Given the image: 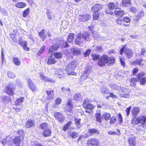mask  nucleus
<instances>
[{
    "instance_id": "obj_46",
    "label": "nucleus",
    "mask_w": 146,
    "mask_h": 146,
    "mask_svg": "<svg viewBox=\"0 0 146 146\" xmlns=\"http://www.w3.org/2000/svg\"><path fill=\"white\" fill-rule=\"evenodd\" d=\"M55 74L58 76H61L63 74L62 70L59 68H57L55 69Z\"/></svg>"
},
{
    "instance_id": "obj_52",
    "label": "nucleus",
    "mask_w": 146,
    "mask_h": 146,
    "mask_svg": "<svg viewBox=\"0 0 146 146\" xmlns=\"http://www.w3.org/2000/svg\"><path fill=\"white\" fill-rule=\"evenodd\" d=\"M55 57L56 58H62V54L61 52H57L54 53Z\"/></svg>"
},
{
    "instance_id": "obj_50",
    "label": "nucleus",
    "mask_w": 146,
    "mask_h": 146,
    "mask_svg": "<svg viewBox=\"0 0 146 146\" xmlns=\"http://www.w3.org/2000/svg\"><path fill=\"white\" fill-rule=\"evenodd\" d=\"M80 118H75V122L77 126L79 127L81 126L80 124Z\"/></svg>"
},
{
    "instance_id": "obj_64",
    "label": "nucleus",
    "mask_w": 146,
    "mask_h": 146,
    "mask_svg": "<svg viewBox=\"0 0 146 146\" xmlns=\"http://www.w3.org/2000/svg\"><path fill=\"white\" fill-rule=\"evenodd\" d=\"M91 52V50L90 49H89L87 50L86 52L84 53V56L85 57H87L88 56L89 54H90V52Z\"/></svg>"
},
{
    "instance_id": "obj_26",
    "label": "nucleus",
    "mask_w": 146,
    "mask_h": 146,
    "mask_svg": "<svg viewBox=\"0 0 146 146\" xmlns=\"http://www.w3.org/2000/svg\"><path fill=\"white\" fill-rule=\"evenodd\" d=\"M137 81V79L135 78L131 77L129 80L130 85L132 86H135L136 85Z\"/></svg>"
},
{
    "instance_id": "obj_29",
    "label": "nucleus",
    "mask_w": 146,
    "mask_h": 146,
    "mask_svg": "<svg viewBox=\"0 0 146 146\" xmlns=\"http://www.w3.org/2000/svg\"><path fill=\"white\" fill-rule=\"evenodd\" d=\"M13 61L14 64L16 66H19L21 65V61L20 59L17 57L13 58Z\"/></svg>"
},
{
    "instance_id": "obj_49",
    "label": "nucleus",
    "mask_w": 146,
    "mask_h": 146,
    "mask_svg": "<svg viewBox=\"0 0 146 146\" xmlns=\"http://www.w3.org/2000/svg\"><path fill=\"white\" fill-rule=\"evenodd\" d=\"M2 99L4 103H7L10 101V99L7 96H4L2 97Z\"/></svg>"
},
{
    "instance_id": "obj_36",
    "label": "nucleus",
    "mask_w": 146,
    "mask_h": 146,
    "mask_svg": "<svg viewBox=\"0 0 146 146\" xmlns=\"http://www.w3.org/2000/svg\"><path fill=\"white\" fill-rule=\"evenodd\" d=\"M26 6V4L25 3L22 2H18L16 5V7L20 8H22Z\"/></svg>"
},
{
    "instance_id": "obj_55",
    "label": "nucleus",
    "mask_w": 146,
    "mask_h": 146,
    "mask_svg": "<svg viewBox=\"0 0 146 146\" xmlns=\"http://www.w3.org/2000/svg\"><path fill=\"white\" fill-rule=\"evenodd\" d=\"M7 75L9 78H13L15 76V74L11 72H8Z\"/></svg>"
},
{
    "instance_id": "obj_4",
    "label": "nucleus",
    "mask_w": 146,
    "mask_h": 146,
    "mask_svg": "<svg viewBox=\"0 0 146 146\" xmlns=\"http://www.w3.org/2000/svg\"><path fill=\"white\" fill-rule=\"evenodd\" d=\"M90 38V35L87 32H85L84 34L78 33L77 35V38L76 39L75 43L76 44L80 45L84 40H88Z\"/></svg>"
},
{
    "instance_id": "obj_19",
    "label": "nucleus",
    "mask_w": 146,
    "mask_h": 146,
    "mask_svg": "<svg viewBox=\"0 0 146 146\" xmlns=\"http://www.w3.org/2000/svg\"><path fill=\"white\" fill-rule=\"evenodd\" d=\"M40 75L41 79L47 82H50L54 83V81L52 79L46 77L42 72L40 73Z\"/></svg>"
},
{
    "instance_id": "obj_45",
    "label": "nucleus",
    "mask_w": 146,
    "mask_h": 146,
    "mask_svg": "<svg viewBox=\"0 0 146 146\" xmlns=\"http://www.w3.org/2000/svg\"><path fill=\"white\" fill-rule=\"evenodd\" d=\"M100 8V7L99 5H96L94 6L93 8H92V9L94 12V13H96L98 12Z\"/></svg>"
},
{
    "instance_id": "obj_11",
    "label": "nucleus",
    "mask_w": 146,
    "mask_h": 146,
    "mask_svg": "<svg viewBox=\"0 0 146 146\" xmlns=\"http://www.w3.org/2000/svg\"><path fill=\"white\" fill-rule=\"evenodd\" d=\"M121 92L120 94V96L121 97H124L126 98H129L130 96V90L126 88H121Z\"/></svg>"
},
{
    "instance_id": "obj_5",
    "label": "nucleus",
    "mask_w": 146,
    "mask_h": 146,
    "mask_svg": "<svg viewBox=\"0 0 146 146\" xmlns=\"http://www.w3.org/2000/svg\"><path fill=\"white\" fill-rule=\"evenodd\" d=\"M130 21V18L127 16L124 17L122 19L118 17L116 19V23L118 25L121 26L123 25L126 27L129 26Z\"/></svg>"
},
{
    "instance_id": "obj_3",
    "label": "nucleus",
    "mask_w": 146,
    "mask_h": 146,
    "mask_svg": "<svg viewBox=\"0 0 146 146\" xmlns=\"http://www.w3.org/2000/svg\"><path fill=\"white\" fill-rule=\"evenodd\" d=\"M126 44L124 45L119 50V54L122 55L124 52V54L126 58L129 59L131 58L133 56V51L131 49L126 47Z\"/></svg>"
},
{
    "instance_id": "obj_62",
    "label": "nucleus",
    "mask_w": 146,
    "mask_h": 146,
    "mask_svg": "<svg viewBox=\"0 0 146 146\" xmlns=\"http://www.w3.org/2000/svg\"><path fill=\"white\" fill-rule=\"evenodd\" d=\"M24 131L23 129H21V130H19L18 131V134L19 135H21V137H22V138H23V134L24 133Z\"/></svg>"
},
{
    "instance_id": "obj_42",
    "label": "nucleus",
    "mask_w": 146,
    "mask_h": 146,
    "mask_svg": "<svg viewBox=\"0 0 146 146\" xmlns=\"http://www.w3.org/2000/svg\"><path fill=\"white\" fill-rule=\"evenodd\" d=\"M71 51L74 54L78 55L80 54V51L79 49L73 48Z\"/></svg>"
},
{
    "instance_id": "obj_17",
    "label": "nucleus",
    "mask_w": 146,
    "mask_h": 146,
    "mask_svg": "<svg viewBox=\"0 0 146 146\" xmlns=\"http://www.w3.org/2000/svg\"><path fill=\"white\" fill-rule=\"evenodd\" d=\"M91 68L89 66H86L85 68V71L83 73L80 78L81 79L85 80L88 76L91 71Z\"/></svg>"
},
{
    "instance_id": "obj_41",
    "label": "nucleus",
    "mask_w": 146,
    "mask_h": 146,
    "mask_svg": "<svg viewBox=\"0 0 146 146\" xmlns=\"http://www.w3.org/2000/svg\"><path fill=\"white\" fill-rule=\"evenodd\" d=\"M24 100L23 98H21L17 100L15 102V105L16 106H19L21 105Z\"/></svg>"
},
{
    "instance_id": "obj_9",
    "label": "nucleus",
    "mask_w": 146,
    "mask_h": 146,
    "mask_svg": "<svg viewBox=\"0 0 146 146\" xmlns=\"http://www.w3.org/2000/svg\"><path fill=\"white\" fill-rule=\"evenodd\" d=\"M145 73L143 72H142L138 73L137 75V79L138 80H140L139 82L141 85H144L146 82V77H143L142 78L141 77L145 76Z\"/></svg>"
},
{
    "instance_id": "obj_38",
    "label": "nucleus",
    "mask_w": 146,
    "mask_h": 146,
    "mask_svg": "<svg viewBox=\"0 0 146 146\" xmlns=\"http://www.w3.org/2000/svg\"><path fill=\"white\" fill-rule=\"evenodd\" d=\"M96 121L98 122H100V110H98L96 114Z\"/></svg>"
},
{
    "instance_id": "obj_60",
    "label": "nucleus",
    "mask_w": 146,
    "mask_h": 146,
    "mask_svg": "<svg viewBox=\"0 0 146 146\" xmlns=\"http://www.w3.org/2000/svg\"><path fill=\"white\" fill-rule=\"evenodd\" d=\"M131 108V106H130L127 108L125 110V111L126 113V115L127 116H128L130 113V112Z\"/></svg>"
},
{
    "instance_id": "obj_56",
    "label": "nucleus",
    "mask_w": 146,
    "mask_h": 146,
    "mask_svg": "<svg viewBox=\"0 0 146 146\" xmlns=\"http://www.w3.org/2000/svg\"><path fill=\"white\" fill-rule=\"evenodd\" d=\"M121 64L123 67H125V64L124 61V59L122 58L121 57L119 59Z\"/></svg>"
},
{
    "instance_id": "obj_59",
    "label": "nucleus",
    "mask_w": 146,
    "mask_h": 146,
    "mask_svg": "<svg viewBox=\"0 0 146 146\" xmlns=\"http://www.w3.org/2000/svg\"><path fill=\"white\" fill-rule=\"evenodd\" d=\"M138 70L137 67L134 68L132 71V73L133 75H135L138 72Z\"/></svg>"
},
{
    "instance_id": "obj_53",
    "label": "nucleus",
    "mask_w": 146,
    "mask_h": 146,
    "mask_svg": "<svg viewBox=\"0 0 146 146\" xmlns=\"http://www.w3.org/2000/svg\"><path fill=\"white\" fill-rule=\"evenodd\" d=\"M93 59L94 60H98L99 58V55L96 54H92Z\"/></svg>"
},
{
    "instance_id": "obj_51",
    "label": "nucleus",
    "mask_w": 146,
    "mask_h": 146,
    "mask_svg": "<svg viewBox=\"0 0 146 146\" xmlns=\"http://www.w3.org/2000/svg\"><path fill=\"white\" fill-rule=\"evenodd\" d=\"M61 90L63 92L66 93H68L70 91V88H65L64 87H62Z\"/></svg>"
},
{
    "instance_id": "obj_6",
    "label": "nucleus",
    "mask_w": 146,
    "mask_h": 146,
    "mask_svg": "<svg viewBox=\"0 0 146 146\" xmlns=\"http://www.w3.org/2000/svg\"><path fill=\"white\" fill-rule=\"evenodd\" d=\"M77 65V62L76 61L71 62L68 64L66 69L68 74L72 75L75 74V72L74 71Z\"/></svg>"
},
{
    "instance_id": "obj_14",
    "label": "nucleus",
    "mask_w": 146,
    "mask_h": 146,
    "mask_svg": "<svg viewBox=\"0 0 146 146\" xmlns=\"http://www.w3.org/2000/svg\"><path fill=\"white\" fill-rule=\"evenodd\" d=\"M100 141L95 138H92L87 141L88 146H99Z\"/></svg>"
},
{
    "instance_id": "obj_1",
    "label": "nucleus",
    "mask_w": 146,
    "mask_h": 146,
    "mask_svg": "<svg viewBox=\"0 0 146 146\" xmlns=\"http://www.w3.org/2000/svg\"><path fill=\"white\" fill-rule=\"evenodd\" d=\"M131 124L134 125L141 124L137 126L136 129L138 131H144L146 127V115H141L131 119Z\"/></svg>"
},
{
    "instance_id": "obj_10",
    "label": "nucleus",
    "mask_w": 146,
    "mask_h": 146,
    "mask_svg": "<svg viewBox=\"0 0 146 146\" xmlns=\"http://www.w3.org/2000/svg\"><path fill=\"white\" fill-rule=\"evenodd\" d=\"M83 107L85 108L86 110L85 111L86 113H89L94 108V106L90 104H87L86 100H84L83 104Z\"/></svg>"
},
{
    "instance_id": "obj_35",
    "label": "nucleus",
    "mask_w": 146,
    "mask_h": 146,
    "mask_svg": "<svg viewBox=\"0 0 146 146\" xmlns=\"http://www.w3.org/2000/svg\"><path fill=\"white\" fill-rule=\"evenodd\" d=\"M118 118H117V123L119 124H121L123 122V118L120 113H119L117 115Z\"/></svg>"
},
{
    "instance_id": "obj_44",
    "label": "nucleus",
    "mask_w": 146,
    "mask_h": 146,
    "mask_svg": "<svg viewBox=\"0 0 146 146\" xmlns=\"http://www.w3.org/2000/svg\"><path fill=\"white\" fill-rule=\"evenodd\" d=\"M110 123L111 124H113L117 121V118L114 116H112L110 118Z\"/></svg>"
},
{
    "instance_id": "obj_32",
    "label": "nucleus",
    "mask_w": 146,
    "mask_h": 146,
    "mask_svg": "<svg viewBox=\"0 0 146 146\" xmlns=\"http://www.w3.org/2000/svg\"><path fill=\"white\" fill-rule=\"evenodd\" d=\"M39 35L43 41H44L46 38V35L44 29L42 30L39 33Z\"/></svg>"
},
{
    "instance_id": "obj_25",
    "label": "nucleus",
    "mask_w": 146,
    "mask_h": 146,
    "mask_svg": "<svg viewBox=\"0 0 146 146\" xmlns=\"http://www.w3.org/2000/svg\"><path fill=\"white\" fill-rule=\"evenodd\" d=\"M58 45L56 44H54L51 46L49 49L48 53L52 55L53 51L57 50L58 48Z\"/></svg>"
},
{
    "instance_id": "obj_16",
    "label": "nucleus",
    "mask_w": 146,
    "mask_h": 146,
    "mask_svg": "<svg viewBox=\"0 0 146 146\" xmlns=\"http://www.w3.org/2000/svg\"><path fill=\"white\" fill-rule=\"evenodd\" d=\"M29 88L33 91L36 92L37 90V88L36 86L33 82L31 80L30 78L27 79Z\"/></svg>"
},
{
    "instance_id": "obj_58",
    "label": "nucleus",
    "mask_w": 146,
    "mask_h": 146,
    "mask_svg": "<svg viewBox=\"0 0 146 146\" xmlns=\"http://www.w3.org/2000/svg\"><path fill=\"white\" fill-rule=\"evenodd\" d=\"M94 19L97 20L99 17V15L98 12L94 13L93 15Z\"/></svg>"
},
{
    "instance_id": "obj_21",
    "label": "nucleus",
    "mask_w": 146,
    "mask_h": 146,
    "mask_svg": "<svg viewBox=\"0 0 146 146\" xmlns=\"http://www.w3.org/2000/svg\"><path fill=\"white\" fill-rule=\"evenodd\" d=\"M114 15L117 17H122L125 14V11L123 10H116L114 12Z\"/></svg>"
},
{
    "instance_id": "obj_23",
    "label": "nucleus",
    "mask_w": 146,
    "mask_h": 146,
    "mask_svg": "<svg viewBox=\"0 0 146 146\" xmlns=\"http://www.w3.org/2000/svg\"><path fill=\"white\" fill-rule=\"evenodd\" d=\"M102 119L106 121L109 120L111 117L110 114L107 112L104 113L101 116Z\"/></svg>"
},
{
    "instance_id": "obj_22",
    "label": "nucleus",
    "mask_w": 146,
    "mask_h": 146,
    "mask_svg": "<svg viewBox=\"0 0 146 146\" xmlns=\"http://www.w3.org/2000/svg\"><path fill=\"white\" fill-rule=\"evenodd\" d=\"M121 4L124 7H128L131 5V0H122Z\"/></svg>"
},
{
    "instance_id": "obj_39",
    "label": "nucleus",
    "mask_w": 146,
    "mask_h": 146,
    "mask_svg": "<svg viewBox=\"0 0 146 146\" xmlns=\"http://www.w3.org/2000/svg\"><path fill=\"white\" fill-rule=\"evenodd\" d=\"M82 98L81 95L79 93H77L74 95L73 99L78 101L81 100Z\"/></svg>"
},
{
    "instance_id": "obj_37",
    "label": "nucleus",
    "mask_w": 146,
    "mask_h": 146,
    "mask_svg": "<svg viewBox=\"0 0 146 146\" xmlns=\"http://www.w3.org/2000/svg\"><path fill=\"white\" fill-rule=\"evenodd\" d=\"M56 62L55 59L52 57H50L47 62V63L49 65L54 64Z\"/></svg>"
},
{
    "instance_id": "obj_43",
    "label": "nucleus",
    "mask_w": 146,
    "mask_h": 146,
    "mask_svg": "<svg viewBox=\"0 0 146 146\" xmlns=\"http://www.w3.org/2000/svg\"><path fill=\"white\" fill-rule=\"evenodd\" d=\"M72 122L71 121H69L64 126L63 128V130L64 131H66V130L68 129L70 127V126Z\"/></svg>"
},
{
    "instance_id": "obj_7",
    "label": "nucleus",
    "mask_w": 146,
    "mask_h": 146,
    "mask_svg": "<svg viewBox=\"0 0 146 146\" xmlns=\"http://www.w3.org/2000/svg\"><path fill=\"white\" fill-rule=\"evenodd\" d=\"M108 9H106L105 10V12L107 14H111L113 13V12L111 10H113L115 9H120L119 7L117 6L115 7V5L114 3L110 2L107 5Z\"/></svg>"
},
{
    "instance_id": "obj_61",
    "label": "nucleus",
    "mask_w": 146,
    "mask_h": 146,
    "mask_svg": "<svg viewBox=\"0 0 146 146\" xmlns=\"http://www.w3.org/2000/svg\"><path fill=\"white\" fill-rule=\"evenodd\" d=\"M61 102V99L59 98H58L55 100V103L57 105H58L60 104Z\"/></svg>"
},
{
    "instance_id": "obj_2",
    "label": "nucleus",
    "mask_w": 146,
    "mask_h": 146,
    "mask_svg": "<svg viewBox=\"0 0 146 146\" xmlns=\"http://www.w3.org/2000/svg\"><path fill=\"white\" fill-rule=\"evenodd\" d=\"M115 62V58L113 56L109 57L106 54H103L101 56V66H105L106 64L108 66H111L114 64Z\"/></svg>"
},
{
    "instance_id": "obj_33",
    "label": "nucleus",
    "mask_w": 146,
    "mask_h": 146,
    "mask_svg": "<svg viewBox=\"0 0 146 146\" xmlns=\"http://www.w3.org/2000/svg\"><path fill=\"white\" fill-rule=\"evenodd\" d=\"M72 106L71 102L70 100H68L67 103V105L66 108V109L68 111L70 112L72 109Z\"/></svg>"
},
{
    "instance_id": "obj_63",
    "label": "nucleus",
    "mask_w": 146,
    "mask_h": 146,
    "mask_svg": "<svg viewBox=\"0 0 146 146\" xmlns=\"http://www.w3.org/2000/svg\"><path fill=\"white\" fill-rule=\"evenodd\" d=\"M130 11L131 12L135 13L137 11V9L133 7H131L130 8Z\"/></svg>"
},
{
    "instance_id": "obj_27",
    "label": "nucleus",
    "mask_w": 146,
    "mask_h": 146,
    "mask_svg": "<svg viewBox=\"0 0 146 146\" xmlns=\"http://www.w3.org/2000/svg\"><path fill=\"white\" fill-rule=\"evenodd\" d=\"M78 135V133L75 131H71L68 133V135L70 137L73 139H75L77 138Z\"/></svg>"
},
{
    "instance_id": "obj_12",
    "label": "nucleus",
    "mask_w": 146,
    "mask_h": 146,
    "mask_svg": "<svg viewBox=\"0 0 146 146\" xmlns=\"http://www.w3.org/2000/svg\"><path fill=\"white\" fill-rule=\"evenodd\" d=\"M146 64V61L142 58L137 59L131 62V65H138L139 66H144Z\"/></svg>"
},
{
    "instance_id": "obj_30",
    "label": "nucleus",
    "mask_w": 146,
    "mask_h": 146,
    "mask_svg": "<svg viewBox=\"0 0 146 146\" xmlns=\"http://www.w3.org/2000/svg\"><path fill=\"white\" fill-rule=\"evenodd\" d=\"M35 125V121L33 120H29L26 124V127L29 128L30 127L34 126Z\"/></svg>"
},
{
    "instance_id": "obj_47",
    "label": "nucleus",
    "mask_w": 146,
    "mask_h": 146,
    "mask_svg": "<svg viewBox=\"0 0 146 146\" xmlns=\"http://www.w3.org/2000/svg\"><path fill=\"white\" fill-rule=\"evenodd\" d=\"M88 132L91 135H93V134L95 133H98L99 132L98 131L95 129H90L88 130Z\"/></svg>"
},
{
    "instance_id": "obj_15",
    "label": "nucleus",
    "mask_w": 146,
    "mask_h": 146,
    "mask_svg": "<svg viewBox=\"0 0 146 146\" xmlns=\"http://www.w3.org/2000/svg\"><path fill=\"white\" fill-rule=\"evenodd\" d=\"M131 136L129 137L127 140L129 146H135L136 145V137L131 135Z\"/></svg>"
},
{
    "instance_id": "obj_54",
    "label": "nucleus",
    "mask_w": 146,
    "mask_h": 146,
    "mask_svg": "<svg viewBox=\"0 0 146 146\" xmlns=\"http://www.w3.org/2000/svg\"><path fill=\"white\" fill-rule=\"evenodd\" d=\"M45 47V46L44 45H43L41 47L40 50L38 51V52L37 53V54L40 56V54H41L43 52Z\"/></svg>"
},
{
    "instance_id": "obj_48",
    "label": "nucleus",
    "mask_w": 146,
    "mask_h": 146,
    "mask_svg": "<svg viewBox=\"0 0 146 146\" xmlns=\"http://www.w3.org/2000/svg\"><path fill=\"white\" fill-rule=\"evenodd\" d=\"M30 12V9L29 8L27 9L26 10L24 11L23 12V16L24 17H26L28 16Z\"/></svg>"
},
{
    "instance_id": "obj_40",
    "label": "nucleus",
    "mask_w": 146,
    "mask_h": 146,
    "mask_svg": "<svg viewBox=\"0 0 146 146\" xmlns=\"http://www.w3.org/2000/svg\"><path fill=\"white\" fill-rule=\"evenodd\" d=\"M49 126L47 123H43L40 124V128L43 130H45L48 128Z\"/></svg>"
},
{
    "instance_id": "obj_34",
    "label": "nucleus",
    "mask_w": 146,
    "mask_h": 146,
    "mask_svg": "<svg viewBox=\"0 0 146 146\" xmlns=\"http://www.w3.org/2000/svg\"><path fill=\"white\" fill-rule=\"evenodd\" d=\"M13 143L15 144H19L21 142V136L16 137L13 139Z\"/></svg>"
},
{
    "instance_id": "obj_28",
    "label": "nucleus",
    "mask_w": 146,
    "mask_h": 146,
    "mask_svg": "<svg viewBox=\"0 0 146 146\" xmlns=\"http://www.w3.org/2000/svg\"><path fill=\"white\" fill-rule=\"evenodd\" d=\"M144 13L143 11H141L136 16V18L135 19V20L136 21H137L141 18L144 17Z\"/></svg>"
},
{
    "instance_id": "obj_18",
    "label": "nucleus",
    "mask_w": 146,
    "mask_h": 146,
    "mask_svg": "<svg viewBox=\"0 0 146 146\" xmlns=\"http://www.w3.org/2000/svg\"><path fill=\"white\" fill-rule=\"evenodd\" d=\"M54 116L59 122H62L64 121V117L61 113L56 112L54 113Z\"/></svg>"
},
{
    "instance_id": "obj_31",
    "label": "nucleus",
    "mask_w": 146,
    "mask_h": 146,
    "mask_svg": "<svg viewBox=\"0 0 146 146\" xmlns=\"http://www.w3.org/2000/svg\"><path fill=\"white\" fill-rule=\"evenodd\" d=\"M75 37V35L73 33H70L68 36L67 38V39L68 42L69 43L71 42L73 40Z\"/></svg>"
},
{
    "instance_id": "obj_20",
    "label": "nucleus",
    "mask_w": 146,
    "mask_h": 146,
    "mask_svg": "<svg viewBox=\"0 0 146 146\" xmlns=\"http://www.w3.org/2000/svg\"><path fill=\"white\" fill-rule=\"evenodd\" d=\"M90 17V15L89 14H86L82 15H79V18L80 21L85 22L88 20Z\"/></svg>"
},
{
    "instance_id": "obj_8",
    "label": "nucleus",
    "mask_w": 146,
    "mask_h": 146,
    "mask_svg": "<svg viewBox=\"0 0 146 146\" xmlns=\"http://www.w3.org/2000/svg\"><path fill=\"white\" fill-rule=\"evenodd\" d=\"M14 85L12 84H9L5 88L6 93L9 95L13 96L14 94Z\"/></svg>"
},
{
    "instance_id": "obj_24",
    "label": "nucleus",
    "mask_w": 146,
    "mask_h": 146,
    "mask_svg": "<svg viewBox=\"0 0 146 146\" xmlns=\"http://www.w3.org/2000/svg\"><path fill=\"white\" fill-rule=\"evenodd\" d=\"M51 134V130L49 128L44 130L42 133L43 135L45 137H48L50 136Z\"/></svg>"
},
{
    "instance_id": "obj_13",
    "label": "nucleus",
    "mask_w": 146,
    "mask_h": 146,
    "mask_svg": "<svg viewBox=\"0 0 146 146\" xmlns=\"http://www.w3.org/2000/svg\"><path fill=\"white\" fill-rule=\"evenodd\" d=\"M140 108L138 106H135L131 110V112L132 116L131 119H133L134 117H137L140 111Z\"/></svg>"
},
{
    "instance_id": "obj_57",
    "label": "nucleus",
    "mask_w": 146,
    "mask_h": 146,
    "mask_svg": "<svg viewBox=\"0 0 146 146\" xmlns=\"http://www.w3.org/2000/svg\"><path fill=\"white\" fill-rule=\"evenodd\" d=\"M111 87L113 89L115 90H118L119 87V86H118L115 84L111 85Z\"/></svg>"
}]
</instances>
